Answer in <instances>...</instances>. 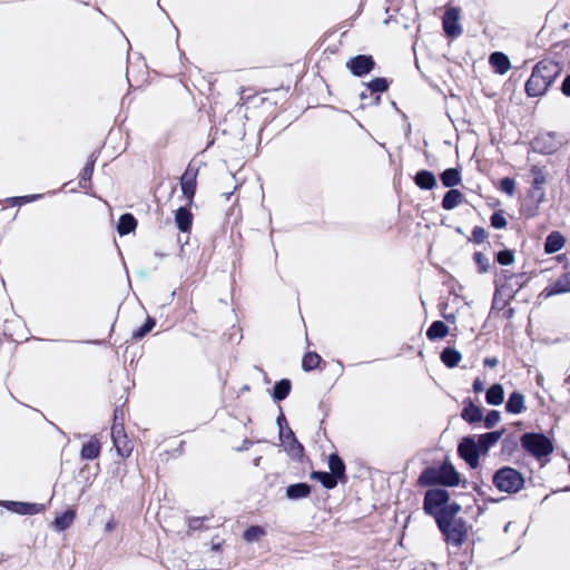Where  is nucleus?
<instances>
[{
    "mask_svg": "<svg viewBox=\"0 0 570 570\" xmlns=\"http://www.w3.org/2000/svg\"><path fill=\"white\" fill-rule=\"evenodd\" d=\"M560 66L552 60L539 61L525 83V91L530 97L542 96L554 79L560 75Z\"/></svg>",
    "mask_w": 570,
    "mask_h": 570,
    "instance_id": "f257e3e1",
    "label": "nucleus"
},
{
    "mask_svg": "<svg viewBox=\"0 0 570 570\" xmlns=\"http://www.w3.org/2000/svg\"><path fill=\"white\" fill-rule=\"evenodd\" d=\"M493 484L501 492L517 493L524 487V478L515 469L504 466L494 473Z\"/></svg>",
    "mask_w": 570,
    "mask_h": 570,
    "instance_id": "f03ea898",
    "label": "nucleus"
},
{
    "mask_svg": "<svg viewBox=\"0 0 570 570\" xmlns=\"http://www.w3.org/2000/svg\"><path fill=\"white\" fill-rule=\"evenodd\" d=\"M438 525L446 541L455 547H460L468 538V527L461 519H446L439 517Z\"/></svg>",
    "mask_w": 570,
    "mask_h": 570,
    "instance_id": "7ed1b4c3",
    "label": "nucleus"
},
{
    "mask_svg": "<svg viewBox=\"0 0 570 570\" xmlns=\"http://www.w3.org/2000/svg\"><path fill=\"white\" fill-rule=\"evenodd\" d=\"M449 501V493L444 489H430L424 498V511L428 514L434 515L436 522L439 517H446V503Z\"/></svg>",
    "mask_w": 570,
    "mask_h": 570,
    "instance_id": "20e7f679",
    "label": "nucleus"
},
{
    "mask_svg": "<svg viewBox=\"0 0 570 570\" xmlns=\"http://www.w3.org/2000/svg\"><path fill=\"white\" fill-rule=\"evenodd\" d=\"M521 442L523 448L537 458L547 456L553 451L551 441L542 434H524Z\"/></svg>",
    "mask_w": 570,
    "mask_h": 570,
    "instance_id": "39448f33",
    "label": "nucleus"
},
{
    "mask_svg": "<svg viewBox=\"0 0 570 570\" xmlns=\"http://www.w3.org/2000/svg\"><path fill=\"white\" fill-rule=\"evenodd\" d=\"M561 146L562 139L556 132H542L532 141L533 150L546 155L556 153Z\"/></svg>",
    "mask_w": 570,
    "mask_h": 570,
    "instance_id": "423d86ee",
    "label": "nucleus"
},
{
    "mask_svg": "<svg viewBox=\"0 0 570 570\" xmlns=\"http://www.w3.org/2000/svg\"><path fill=\"white\" fill-rule=\"evenodd\" d=\"M460 456L472 468L479 465V456L482 453L474 438H464L458 448Z\"/></svg>",
    "mask_w": 570,
    "mask_h": 570,
    "instance_id": "0eeeda50",
    "label": "nucleus"
},
{
    "mask_svg": "<svg viewBox=\"0 0 570 570\" xmlns=\"http://www.w3.org/2000/svg\"><path fill=\"white\" fill-rule=\"evenodd\" d=\"M374 65L373 58L365 55L352 57L346 61V68L356 77L370 73Z\"/></svg>",
    "mask_w": 570,
    "mask_h": 570,
    "instance_id": "6e6552de",
    "label": "nucleus"
},
{
    "mask_svg": "<svg viewBox=\"0 0 570 570\" xmlns=\"http://www.w3.org/2000/svg\"><path fill=\"white\" fill-rule=\"evenodd\" d=\"M460 20V9L449 8L443 16V30L445 36H459L462 32Z\"/></svg>",
    "mask_w": 570,
    "mask_h": 570,
    "instance_id": "1a4fd4ad",
    "label": "nucleus"
},
{
    "mask_svg": "<svg viewBox=\"0 0 570 570\" xmlns=\"http://www.w3.org/2000/svg\"><path fill=\"white\" fill-rule=\"evenodd\" d=\"M0 505L4 507L11 512L26 515V514H37L45 510V505L41 503H28V502H17V501H1Z\"/></svg>",
    "mask_w": 570,
    "mask_h": 570,
    "instance_id": "9d476101",
    "label": "nucleus"
},
{
    "mask_svg": "<svg viewBox=\"0 0 570 570\" xmlns=\"http://www.w3.org/2000/svg\"><path fill=\"white\" fill-rule=\"evenodd\" d=\"M566 293H570V272L562 274L554 283L546 287L540 296L550 298Z\"/></svg>",
    "mask_w": 570,
    "mask_h": 570,
    "instance_id": "9b49d317",
    "label": "nucleus"
},
{
    "mask_svg": "<svg viewBox=\"0 0 570 570\" xmlns=\"http://www.w3.org/2000/svg\"><path fill=\"white\" fill-rule=\"evenodd\" d=\"M196 177L197 173L194 169L187 168L180 178V187L184 196L188 203L193 202L196 191Z\"/></svg>",
    "mask_w": 570,
    "mask_h": 570,
    "instance_id": "f8f14e48",
    "label": "nucleus"
},
{
    "mask_svg": "<svg viewBox=\"0 0 570 570\" xmlns=\"http://www.w3.org/2000/svg\"><path fill=\"white\" fill-rule=\"evenodd\" d=\"M503 432L504 431L501 430L479 435L475 441L481 452L487 453L493 445H495L501 439Z\"/></svg>",
    "mask_w": 570,
    "mask_h": 570,
    "instance_id": "ddd939ff",
    "label": "nucleus"
},
{
    "mask_svg": "<svg viewBox=\"0 0 570 570\" xmlns=\"http://www.w3.org/2000/svg\"><path fill=\"white\" fill-rule=\"evenodd\" d=\"M112 441L114 445L117 449V452L121 456H128L131 451V446L125 435H121V429H118L116 425L112 429Z\"/></svg>",
    "mask_w": 570,
    "mask_h": 570,
    "instance_id": "4468645a",
    "label": "nucleus"
},
{
    "mask_svg": "<svg viewBox=\"0 0 570 570\" xmlns=\"http://www.w3.org/2000/svg\"><path fill=\"white\" fill-rule=\"evenodd\" d=\"M439 469L441 475V484L449 487L459 484L460 475L451 464L444 463L439 466Z\"/></svg>",
    "mask_w": 570,
    "mask_h": 570,
    "instance_id": "2eb2a0df",
    "label": "nucleus"
},
{
    "mask_svg": "<svg viewBox=\"0 0 570 570\" xmlns=\"http://www.w3.org/2000/svg\"><path fill=\"white\" fill-rule=\"evenodd\" d=\"M566 239L559 232H552L548 235L544 244V252L553 254L562 249Z\"/></svg>",
    "mask_w": 570,
    "mask_h": 570,
    "instance_id": "dca6fc26",
    "label": "nucleus"
},
{
    "mask_svg": "<svg viewBox=\"0 0 570 570\" xmlns=\"http://www.w3.org/2000/svg\"><path fill=\"white\" fill-rule=\"evenodd\" d=\"M311 487L307 483L291 484L286 489V497L289 500H298L308 497Z\"/></svg>",
    "mask_w": 570,
    "mask_h": 570,
    "instance_id": "f3484780",
    "label": "nucleus"
},
{
    "mask_svg": "<svg viewBox=\"0 0 570 570\" xmlns=\"http://www.w3.org/2000/svg\"><path fill=\"white\" fill-rule=\"evenodd\" d=\"M175 222L179 230L188 232L193 223V215L186 207H180L176 210Z\"/></svg>",
    "mask_w": 570,
    "mask_h": 570,
    "instance_id": "a211bd4d",
    "label": "nucleus"
},
{
    "mask_svg": "<svg viewBox=\"0 0 570 570\" xmlns=\"http://www.w3.org/2000/svg\"><path fill=\"white\" fill-rule=\"evenodd\" d=\"M100 453V443L99 441L92 436L87 443H85L81 448V458L85 460H94Z\"/></svg>",
    "mask_w": 570,
    "mask_h": 570,
    "instance_id": "6ab92c4d",
    "label": "nucleus"
},
{
    "mask_svg": "<svg viewBox=\"0 0 570 570\" xmlns=\"http://www.w3.org/2000/svg\"><path fill=\"white\" fill-rule=\"evenodd\" d=\"M419 483L424 487L432 484H441L440 469L430 468L424 470L419 478Z\"/></svg>",
    "mask_w": 570,
    "mask_h": 570,
    "instance_id": "aec40b11",
    "label": "nucleus"
},
{
    "mask_svg": "<svg viewBox=\"0 0 570 570\" xmlns=\"http://www.w3.org/2000/svg\"><path fill=\"white\" fill-rule=\"evenodd\" d=\"M505 409L512 414L521 413L524 410V396L519 392H513L509 396Z\"/></svg>",
    "mask_w": 570,
    "mask_h": 570,
    "instance_id": "412c9836",
    "label": "nucleus"
},
{
    "mask_svg": "<svg viewBox=\"0 0 570 570\" xmlns=\"http://www.w3.org/2000/svg\"><path fill=\"white\" fill-rule=\"evenodd\" d=\"M463 199V195L458 189H450L443 197L442 206L446 210L458 207Z\"/></svg>",
    "mask_w": 570,
    "mask_h": 570,
    "instance_id": "4be33fe9",
    "label": "nucleus"
},
{
    "mask_svg": "<svg viewBox=\"0 0 570 570\" xmlns=\"http://www.w3.org/2000/svg\"><path fill=\"white\" fill-rule=\"evenodd\" d=\"M415 184L422 189H432L436 185V178L429 170H420L415 176Z\"/></svg>",
    "mask_w": 570,
    "mask_h": 570,
    "instance_id": "5701e85b",
    "label": "nucleus"
},
{
    "mask_svg": "<svg viewBox=\"0 0 570 570\" xmlns=\"http://www.w3.org/2000/svg\"><path fill=\"white\" fill-rule=\"evenodd\" d=\"M448 333L449 326L442 321H435L426 331V336L429 337V340L433 341L445 337Z\"/></svg>",
    "mask_w": 570,
    "mask_h": 570,
    "instance_id": "b1692460",
    "label": "nucleus"
},
{
    "mask_svg": "<svg viewBox=\"0 0 570 570\" xmlns=\"http://www.w3.org/2000/svg\"><path fill=\"white\" fill-rule=\"evenodd\" d=\"M487 402L490 405H500L504 401V390L501 384H493L485 395Z\"/></svg>",
    "mask_w": 570,
    "mask_h": 570,
    "instance_id": "393cba45",
    "label": "nucleus"
},
{
    "mask_svg": "<svg viewBox=\"0 0 570 570\" xmlns=\"http://www.w3.org/2000/svg\"><path fill=\"white\" fill-rule=\"evenodd\" d=\"M461 358V353L452 347H446L441 353V361L450 368L455 367Z\"/></svg>",
    "mask_w": 570,
    "mask_h": 570,
    "instance_id": "a878e982",
    "label": "nucleus"
},
{
    "mask_svg": "<svg viewBox=\"0 0 570 570\" xmlns=\"http://www.w3.org/2000/svg\"><path fill=\"white\" fill-rule=\"evenodd\" d=\"M441 181L444 187H454L461 183V174L455 168H449L441 175Z\"/></svg>",
    "mask_w": 570,
    "mask_h": 570,
    "instance_id": "bb28decb",
    "label": "nucleus"
},
{
    "mask_svg": "<svg viewBox=\"0 0 570 570\" xmlns=\"http://www.w3.org/2000/svg\"><path fill=\"white\" fill-rule=\"evenodd\" d=\"M136 225L137 223L132 215L124 214L119 218L117 229L120 235H126L132 232L136 228Z\"/></svg>",
    "mask_w": 570,
    "mask_h": 570,
    "instance_id": "cd10ccee",
    "label": "nucleus"
},
{
    "mask_svg": "<svg viewBox=\"0 0 570 570\" xmlns=\"http://www.w3.org/2000/svg\"><path fill=\"white\" fill-rule=\"evenodd\" d=\"M462 417L470 423L480 422L482 420V411L476 405L470 403L463 409Z\"/></svg>",
    "mask_w": 570,
    "mask_h": 570,
    "instance_id": "c85d7f7f",
    "label": "nucleus"
},
{
    "mask_svg": "<svg viewBox=\"0 0 570 570\" xmlns=\"http://www.w3.org/2000/svg\"><path fill=\"white\" fill-rule=\"evenodd\" d=\"M311 478L320 481L326 489H333L337 484V478L331 472H312Z\"/></svg>",
    "mask_w": 570,
    "mask_h": 570,
    "instance_id": "c756f323",
    "label": "nucleus"
},
{
    "mask_svg": "<svg viewBox=\"0 0 570 570\" xmlns=\"http://www.w3.org/2000/svg\"><path fill=\"white\" fill-rule=\"evenodd\" d=\"M75 517H76V513L73 510L66 511L65 513H62L61 515L56 518L55 528L58 531L66 530L67 528H69L71 525V523L75 520Z\"/></svg>",
    "mask_w": 570,
    "mask_h": 570,
    "instance_id": "7c9ffc66",
    "label": "nucleus"
},
{
    "mask_svg": "<svg viewBox=\"0 0 570 570\" xmlns=\"http://www.w3.org/2000/svg\"><path fill=\"white\" fill-rule=\"evenodd\" d=\"M328 465L331 473L335 475V478L340 479L344 475L345 465L338 455L331 454L328 458Z\"/></svg>",
    "mask_w": 570,
    "mask_h": 570,
    "instance_id": "2f4dec72",
    "label": "nucleus"
},
{
    "mask_svg": "<svg viewBox=\"0 0 570 570\" xmlns=\"http://www.w3.org/2000/svg\"><path fill=\"white\" fill-rule=\"evenodd\" d=\"M531 173L533 175V189L535 191L538 190L539 194H540L539 195L540 198H542L543 197V191L541 189V186L543 184H546V180H547L546 179V175H544L543 170L541 168H539L538 166H533L531 168Z\"/></svg>",
    "mask_w": 570,
    "mask_h": 570,
    "instance_id": "473e14b6",
    "label": "nucleus"
},
{
    "mask_svg": "<svg viewBox=\"0 0 570 570\" xmlns=\"http://www.w3.org/2000/svg\"><path fill=\"white\" fill-rule=\"evenodd\" d=\"M291 391V382L288 380H282L274 386V399L277 401L284 400Z\"/></svg>",
    "mask_w": 570,
    "mask_h": 570,
    "instance_id": "72a5a7b5",
    "label": "nucleus"
},
{
    "mask_svg": "<svg viewBox=\"0 0 570 570\" xmlns=\"http://www.w3.org/2000/svg\"><path fill=\"white\" fill-rule=\"evenodd\" d=\"M321 356L316 353H307L302 361V367L305 371H312L320 365Z\"/></svg>",
    "mask_w": 570,
    "mask_h": 570,
    "instance_id": "f704fd0d",
    "label": "nucleus"
},
{
    "mask_svg": "<svg viewBox=\"0 0 570 570\" xmlns=\"http://www.w3.org/2000/svg\"><path fill=\"white\" fill-rule=\"evenodd\" d=\"M264 535H265V530H264V528H262L259 525H252L244 532V539L247 542L257 541Z\"/></svg>",
    "mask_w": 570,
    "mask_h": 570,
    "instance_id": "c9c22d12",
    "label": "nucleus"
},
{
    "mask_svg": "<svg viewBox=\"0 0 570 570\" xmlns=\"http://www.w3.org/2000/svg\"><path fill=\"white\" fill-rule=\"evenodd\" d=\"M505 59V55L502 52H493L490 58L489 62L491 67L494 69L495 72L503 75V60Z\"/></svg>",
    "mask_w": 570,
    "mask_h": 570,
    "instance_id": "e433bc0d",
    "label": "nucleus"
},
{
    "mask_svg": "<svg viewBox=\"0 0 570 570\" xmlns=\"http://www.w3.org/2000/svg\"><path fill=\"white\" fill-rule=\"evenodd\" d=\"M368 89L373 92H384L387 90V81L385 78H375L367 83Z\"/></svg>",
    "mask_w": 570,
    "mask_h": 570,
    "instance_id": "4c0bfd02",
    "label": "nucleus"
},
{
    "mask_svg": "<svg viewBox=\"0 0 570 570\" xmlns=\"http://www.w3.org/2000/svg\"><path fill=\"white\" fill-rule=\"evenodd\" d=\"M155 324H156L155 320L151 317H148L146 323L137 332L134 333L132 337L136 340L144 337L147 333H149L154 328Z\"/></svg>",
    "mask_w": 570,
    "mask_h": 570,
    "instance_id": "58836bf2",
    "label": "nucleus"
},
{
    "mask_svg": "<svg viewBox=\"0 0 570 570\" xmlns=\"http://www.w3.org/2000/svg\"><path fill=\"white\" fill-rule=\"evenodd\" d=\"M500 189L508 194L509 196H513L515 190V183L512 178L505 177L500 181Z\"/></svg>",
    "mask_w": 570,
    "mask_h": 570,
    "instance_id": "ea45409f",
    "label": "nucleus"
},
{
    "mask_svg": "<svg viewBox=\"0 0 570 570\" xmlns=\"http://www.w3.org/2000/svg\"><path fill=\"white\" fill-rule=\"evenodd\" d=\"M501 420V415H500V412L498 411H490L485 419H484V425L487 429H492L493 426H495L499 421Z\"/></svg>",
    "mask_w": 570,
    "mask_h": 570,
    "instance_id": "a19ab883",
    "label": "nucleus"
},
{
    "mask_svg": "<svg viewBox=\"0 0 570 570\" xmlns=\"http://www.w3.org/2000/svg\"><path fill=\"white\" fill-rule=\"evenodd\" d=\"M491 224L494 228H503L507 226V219L502 214L494 213L491 216Z\"/></svg>",
    "mask_w": 570,
    "mask_h": 570,
    "instance_id": "79ce46f5",
    "label": "nucleus"
},
{
    "mask_svg": "<svg viewBox=\"0 0 570 570\" xmlns=\"http://www.w3.org/2000/svg\"><path fill=\"white\" fill-rule=\"evenodd\" d=\"M474 261L479 265L481 272H487L489 269V259L482 253H475Z\"/></svg>",
    "mask_w": 570,
    "mask_h": 570,
    "instance_id": "37998d69",
    "label": "nucleus"
},
{
    "mask_svg": "<svg viewBox=\"0 0 570 570\" xmlns=\"http://www.w3.org/2000/svg\"><path fill=\"white\" fill-rule=\"evenodd\" d=\"M513 254L510 250H502L498 254V262L501 265H510L513 263Z\"/></svg>",
    "mask_w": 570,
    "mask_h": 570,
    "instance_id": "c03bdc74",
    "label": "nucleus"
},
{
    "mask_svg": "<svg viewBox=\"0 0 570 570\" xmlns=\"http://www.w3.org/2000/svg\"><path fill=\"white\" fill-rule=\"evenodd\" d=\"M40 197H41L40 194L29 195V196H22V197H14L11 199V202L13 205H17V204H23V203H31L36 199H39Z\"/></svg>",
    "mask_w": 570,
    "mask_h": 570,
    "instance_id": "a18cd8bd",
    "label": "nucleus"
},
{
    "mask_svg": "<svg viewBox=\"0 0 570 570\" xmlns=\"http://www.w3.org/2000/svg\"><path fill=\"white\" fill-rule=\"evenodd\" d=\"M472 235H473V239L476 242V243H482L487 238V233L483 228L481 227H474L473 232H472Z\"/></svg>",
    "mask_w": 570,
    "mask_h": 570,
    "instance_id": "49530a36",
    "label": "nucleus"
},
{
    "mask_svg": "<svg viewBox=\"0 0 570 570\" xmlns=\"http://www.w3.org/2000/svg\"><path fill=\"white\" fill-rule=\"evenodd\" d=\"M461 510L458 503L446 504V519H454L453 517Z\"/></svg>",
    "mask_w": 570,
    "mask_h": 570,
    "instance_id": "de8ad7c7",
    "label": "nucleus"
},
{
    "mask_svg": "<svg viewBox=\"0 0 570 570\" xmlns=\"http://www.w3.org/2000/svg\"><path fill=\"white\" fill-rule=\"evenodd\" d=\"M92 168H94V164L92 163L88 164L82 170V178L89 179L92 175V170H94Z\"/></svg>",
    "mask_w": 570,
    "mask_h": 570,
    "instance_id": "09e8293b",
    "label": "nucleus"
},
{
    "mask_svg": "<svg viewBox=\"0 0 570 570\" xmlns=\"http://www.w3.org/2000/svg\"><path fill=\"white\" fill-rule=\"evenodd\" d=\"M562 92L570 97V75L563 80Z\"/></svg>",
    "mask_w": 570,
    "mask_h": 570,
    "instance_id": "8fccbe9b",
    "label": "nucleus"
},
{
    "mask_svg": "<svg viewBox=\"0 0 570 570\" xmlns=\"http://www.w3.org/2000/svg\"><path fill=\"white\" fill-rule=\"evenodd\" d=\"M484 390V384L483 382L480 380V379H476L474 382H473V391L476 392V393H480Z\"/></svg>",
    "mask_w": 570,
    "mask_h": 570,
    "instance_id": "3c124183",
    "label": "nucleus"
},
{
    "mask_svg": "<svg viewBox=\"0 0 570 570\" xmlns=\"http://www.w3.org/2000/svg\"><path fill=\"white\" fill-rule=\"evenodd\" d=\"M484 365L489 367H495L498 365V358L497 357H487L484 360Z\"/></svg>",
    "mask_w": 570,
    "mask_h": 570,
    "instance_id": "603ef678",
    "label": "nucleus"
},
{
    "mask_svg": "<svg viewBox=\"0 0 570 570\" xmlns=\"http://www.w3.org/2000/svg\"><path fill=\"white\" fill-rule=\"evenodd\" d=\"M511 68V63L509 58L505 56V59L503 60V75L507 73Z\"/></svg>",
    "mask_w": 570,
    "mask_h": 570,
    "instance_id": "864d4df0",
    "label": "nucleus"
},
{
    "mask_svg": "<svg viewBox=\"0 0 570 570\" xmlns=\"http://www.w3.org/2000/svg\"><path fill=\"white\" fill-rule=\"evenodd\" d=\"M169 26H170V31H167L168 33H171V32H175L177 36L179 33V30L177 29L176 26H174L171 22H169Z\"/></svg>",
    "mask_w": 570,
    "mask_h": 570,
    "instance_id": "5fc2aeb1",
    "label": "nucleus"
},
{
    "mask_svg": "<svg viewBox=\"0 0 570 570\" xmlns=\"http://www.w3.org/2000/svg\"><path fill=\"white\" fill-rule=\"evenodd\" d=\"M112 529H114V524H112V522H111V521L107 522V524H106V530H107V531H111Z\"/></svg>",
    "mask_w": 570,
    "mask_h": 570,
    "instance_id": "6e6d98bb",
    "label": "nucleus"
}]
</instances>
